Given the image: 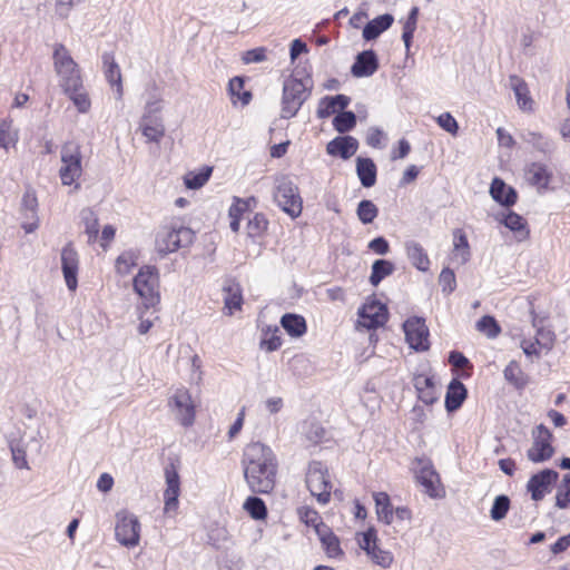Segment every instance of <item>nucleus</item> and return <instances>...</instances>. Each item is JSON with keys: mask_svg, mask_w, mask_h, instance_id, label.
<instances>
[{"mask_svg": "<svg viewBox=\"0 0 570 570\" xmlns=\"http://www.w3.org/2000/svg\"><path fill=\"white\" fill-rule=\"evenodd\" d=\"M244 476L253 492L269 493L276 483L277 462L267 445L249 443L243 455Z\"/></svg>", "mask_w": 570, "mask_h": 570, "instance_id": "obj_1", "label": "nucleus"}, {"mask_svg": "<svg viewBox=\"0 0 570 570\" xmlns=\"http://www.w3.org/2000/svg\"><path fill=\"white\" fill-rule=\"evenodd\" d=\"M194 232L180 224L161 226L156 235L155 247L158 254L166 256L189 246L194 242Z\"/></svg>", "mask_w": 570, "mask_h": 570, "instance_id": "obj_2", "label": "nucleus"}, {"mask_svg": "<svg viewBox=\"0 0 570 570\" xmlns=\"http://www.w3.org/2000/svg\"><path fill=\"white\" fill-rule=\"evenodd\" d=\"M53 66L63 90H71L82 87V79L77 62L72 59L69 50L62 43L53 47Z\"/></svg>", "mask_w": 570, "mask_h": 570, "instance_id": "obj_3", "label": "nucleus"}, {"mask_svg": "<svg viewBox=\"0 0 570 570\" xmlns=\"http://www.w3.org/2000/svg\"><path fill=\"white\" fill-rule=\"evenodd\" d=\"M61 167L59 169V177L63 186H71L75 184V189L78 190L80 185L77 180L82 175V154L81 147L77 141L70 140L61 146L60 150Z\"/></svg>", "mask_w": 570, "mask_h": 570, "instance_id": "obj_4", "label": "nucleus"}, {"mask_svg": "<svg viewBox=\"0 0 570 570\" xmlns=\"http://www.w3.org/2000/svg\"><path fill=\"white\" fill-rule=\"evenodd\" d=\"M134 289L145 307H154L160 301L159 275L156 267L145 266L134 278Z\"/></svg>", "mask_w": 570, "mask_h": 570, "instance_id": "obj_5", "label": "nucleus"}, {"mask_svg": "<svg viewBox=\"0 0 570 570\" xmlns=\"http://www.w3.org/2000/svg\"><path fill=\"white\" fill-rule=\"evenodd\" d=\"M167 406L180 425L187 428L195 422L196 405L186 387L180 386L173 390L168 396Z\"/></svg>", "mask_w": 570, "mask_h": 570, "instance_id": "obj_6", "label": "nucleus"}, {"mask_svg": "<svg viewBox=\"0 0 570 570\" xmlns=\"http://www.w3.org/2000/svg\"><path fill=\"white\" fill-rule=\"evenodd\" d=\"M274 200L292 218H296L302 214L303 200L298 187L287 177H282L277 180Z\"/></svg>", "mask_w": 570, "mask_h": 570, "instance_id": "obj_7", "label": "nucleus"}, {"mask_svg": "<svg viewBox=\"0 0 570 570\" xmlns=\"http://www.w3.org/2000/svg\"><path fill=\"white\" fill-rule=\"evenodd\" d=\"M309 80L287 79L283 87L282 117L292 118L309 96Z\"/></svg>", "mask_w": 570, "mask_h": 570, "instance_id": "obj_8", "label": "nucleus"}, {"mask_svg": "<svg viewBox=\"0 0 570 570\" xmlns=\"http://www.w3.org/2000/svg\"><path fill=\"white\" fill-rule=\"evenodd\" d=\"M306 485L313 497L326 504L331 498V483L326 468L318 461L309 463L306 473Z\"/></svg>", "mask_w": 570, "mask_h": 570, "instance_id": "obj_9", "label": "nucleus"}, {"mask_svg": "<svg viewBox=\"0 0 570 570\" xmlns=\"http://www.w3.org/2000/svg\"><path fill=\"white\" fill-rule=\"evenodd\" d=\"M115 534L120 544L136 547L140 539V523L137 517L127 511L117 513Z\"/></svg>", "mask_w": 570, "mask_h": 570, "instance_id": "obj_10", "label": "nucleus"}, {"mask_svg": "<svg viewBox=\"0 0 570 570\" xmlns=\"http://www.w3.org/2000/svg\"><path fill=\"white\" fill-rule=\"evenodd\" d=\"M533 442L528 450V459L532 462H543L549 460L554 449L552 446V433L543 424L538 425L532 432Z\"/></svg>", "mask_w": 570, "mask_h": 570, "instance_id": "obj_11", "label": "nucleus"}, {"mask_svg": "<svg viewBox=\"0 0 570 570\" xmlns=\"http://www.w3.org/2000/svg\"><path fill=\"white\" fill-rule=\"evenodd\" d=\"M405 338L415 351H426L430 347L429 328L422 317H411L403 324Z\"/></svg>", "mask_w": 570, "mask_h": 570, "instance_id": "obj_12", "label": "nucleus"}, {"mask_svg": "<svg viewBox=\"0 0 570 570\" xmlns=\"http://www.w3.org/2000/svg\"><path fill=\"white\" fill-rule=\"evenodd\" d=\"M387 321V308L384 304L372 301L362 306L358 311L357 324L367 330L382 326Z\"/></svg>", "mask_w": 570, "mask_h": 570, "instance_id": "obj_13", "label": "nucleus"}, {"mask_svg": "<svg viewBox=\"0 0 570 570\" xmlns=\"http://www.w3.org/2000/svg\"><path fill=\"white\" fill-rule=\"evenodd\" d=\"M166 490L164 492V512L168 515H174L178 509V497L180 493V481L177 471L171 468H166Z\"/></svg>", "mask_w": 570, "mask_h": 570, "instance_id": "obj_14", "label": "nucleus"}, {"mask_svg": "<svg viewBox=\"0 0 570 570\" xmlns=\"http://www.w3.org/2000/svg\"><path fill=\"white\" fill-rule=\"evenodd\" d=\"M558 472L551 469L542 470L532 475L528 481L527 489L534 501H540L546 493L550 492V487L558 480Z\"/></svg>", "mask_w": 570, "mask_h": 570, "instance_id": "obj_15", "label": "nucleus"}, {"mask_svg": "<svg viewBox=\"0 0 570 570\" xmlns=\"http://www.w3.org/2000/svg\"><path fill=\"white\" fill-rule=\"evenodd\" d=\"M79 258L78 253L71 246L66 245L61 250V267L66 285L69 291H76L78 286L77 273H78Z\"/></svg>", "mask_w": 570, "mask_h": 570, "instance_id": "obj_16", "label": "nucleus"}, {"mask_svg": "<svg viewBox=\"0 0 570 570\" xmlns=\"http://www.w3.org/2000/svg\"><path fill=\"white\" fill-rule=\"evenodd\" d=\"M419 465L416 479L424 488V492L431 498L441 497L442 489L440 488V476L432 464L429 461L420 460Z\"/></svg>", "mask_w": 570, "mask_h": 570, "instance_id": "obj_17", "label": "nucleus"}, {"mask_svg": "<svg viewBox=\"0 0 570 570\" xmlns=\"http://www.w3.org/2000/svg\"><path fill=\"white\" fill-rule=\"evenodd\" d=\"M224 292V311L227 315L240 311L243 305V291L238 282L228 278L223 285Z\"/></svg>", "mask_w": 570, "mask_h": 570, "instance_id": "obj_18", "label": "nucleus"}, {"mask_svg": "<svg viewBox=\"0 0 570 570\" xmlns=\"http://www.w3.org/2000/svg\"><path fill=\"white\" fill-rule=\"evenodd\" d=\"M379 68L377 56L373 50H365L356 56L351 68L354 77L363 78L372 76Z\"/></svg>", "mask_w": 570, "mask_h": 570, "instance_id": "obj_19", "label": "nucleus"}, {"mask_svg": "<svg viewBox=\"0 0 570 570\" xmlns=\"http://www.w3.org/2000/svg\"><path fill=\"white\" fill-rule=\"evenodd\" d=\"M358 148V141L352 136L336 137L326 146V151L331 156H340L343 159L351 158Z\"/></svg>", "mask_w": 570, "mask_h": 570, "instance_id": "obj_20", "label": "nucleus"}, {"mask_svg": "<svg viewBox=\"0 0 570 570\" xmlns=\"http://www.w3.org/2000/svg\"><path fill=\"white\" fill-rule=\"evenodd\" d=\"M102 63H104V73L107 81L111 86H116V98L121 99L124 89H122V80H121V71L120 67L115 60V57L111 52H105L102 55Z\"/></svg>", "mask_w": 570, "mask_h": 570, "instance_id": "obj_21", "label": "nucleus"}, {"mask_svg": "<svg viewBox=\"0 0 570 570\" xmlns=\"http://www.w3.org/2000/svg\"><path fill=\"white\" fill-rule=\"evenodd\" d=\"M471 256L468 237L463 229L453 230V249L451 252V262L458 265H464Z\"/></svg>", "mask_w": 570, "mask_h": 570, "instance_id": "obj_22", "label": "nucleus"}, {"mask_svg": "<svg viewBox=\"0 0 570 570\" xmlns=\"http://www.w3.org/2000/svg\"><path fill=\"white\" fill-rule=\"evenodd\" d=\"M525 178L538 189H546L552 178V171L542 163H532L525 169Z\"/></svg>", "mask_w": 570, "mask_h": 570, "instance_id": "obj_23", "label": "nucleus"}, {"mask_svg": "<svg viewBox=\"0 0 570 570\" xmlns=\"http://www.w3.org/2000/svg\"><path fill=\"white\" fill-rule=\"evenodd\" d=\"M510 88L513 90L517 104L523 111H531L533 109V99L530 96V91L527 82L517 75L509 77Z\"/></svg>", "mask_w": 570, "mask_h": 570, "instance_id": "obj_24", "label": "nucleus"}, {"mask_svg": "<svg viewBox=\"0 0 570 570\" xmlns=\"http://www.w3.org/2000/svg\"><path fill=\"white\" fill-rule=\"evenodd\" d=\"M140 129L147 141L159 142L165 136V126L159 117L144 115Z\"/></svg>", "mask_w": 570, "mask_h": 570, "instance_id": "obj_25", "label": "nucleus"}, {"mask_svg": "<svg viewBox=\"0 0 570 570\" xmlns=\"http://www.w3.org/2000/svg\"><path fill=\"white\" fill-rule=\"evenodd\" d=\"M490 195L497 203L507 207L514 205L517 202L515 190L512 187L507 186V184L500 178H494L492 180Z\"/></svg>", "mask_w": 570, "mask_h": 570, "instance_id": "obj_26", "label": "nucleus"}, {"mask_svg": "<svg viewBox=\"0 0 570 570\" xmlns=\"http://www.w3.org/2000/svg\"><path fill=\"white\" fill-rule=\"evenodd\" d=\"M406 256L414 267L421 272H428L430 268V258L422 247V245L415 240H409L405 243Z\"/></svg>", "mask_w": 570, "mask_h": 570, "instance_id": "obj_27", "label": "nucleus"}, {"mask_svg": "<svg viewBox=\"0 0 570 570\" xmlns=\"http://www.w3.org/2000/svg\"><path fill=\"white\" fill-rule=\"evenodd\" d=\"M466 394H468V391H466L465 386L463 385V383H461L456 379H453L448 386V391H446V395H445L446 411L454 412L458 409H460V406L462 405V403L464 402V400L466 397Z\"/></svg>", "mask_w": 570, "mask_h": 570, "instance_id": "obj_28", "label": "nucleus"}, {"mask_svg": "<svg viewBox=\"0 0 570 570\" xmlns=\"http://www.w3.org/2000/svg\"><path fill=\"white\" fill-rule=\"evenodd\" d=\"M394 21V18L390 13L379 16L366 23L363 29V38L367 41L376 39L382 32L387 30Z\"/></svg>", "mask_w": 570, "mask_h": 570, "instance_id": "obj_29", "label": "nucleus"}, {"mask_svg": "<svg viewBox=\"0 0 570 570\" xmlns=\"http://www.w3.org/2000/svg\"><path fill=\"white\" fill-rule=\"evenodd\" d=\"M376 166L371 158H356V174L363 187L370 188L376 183Z\"/></svg>", "mask_w": 570, "mask_h": 570, "instance_id": "obj_30", "label": "nucleus"}, {"mask_svg": "<svg viewBox=\"0 0 570 570\" xmlns=\"http://www.w3.org/2000/svg\"><path fill=\"white\" fill-rule=\"evenodd\" d=\"M530 313L532 326L537 331V337L534 340L540 343L541 348L551 351L556 338L554 333L551 330L544 327L543 318L539 317L533 308H531Z\"/></svg>", "mask_w": 570, "mask_h": 570, "instance_id": "obj_31", "label": "nucleus"}, {"mask_svg": "<svg viewBox=\"0 0 570 570\" xmlns=\"http://www.w3.org/2000/svg\"><path fill=\"white\" fill-rule=\"evenodd\" d=\"M500 222L511 232L515 233V237L519 242L525 240L529 237L530 230L527 227V222L519 214L509 212L502 216Z\"/></svg>", "mask_w": 570, "mask_h": 570, "instance_id": "obj_32", "label": "nucleus"}, {"mask_svg": "<svg viewBox=\"0 0 570 570\" xmlns=\"http://www.w3.org/2000/svg\"><path fill=\"white\" fill-rule=\"evenodd\" d=\"M414 387L423 403L430 405L436 401V391L432 377L424 374L416 375L414 377Z\"/></svg>", "mask_w": 570, "mask_h": 570, "instance_id": "obj_33", "label": "nucleus"}, {"mask_svg": "<svg viewBox=\"0 0 570 570\" xmlns=\"http://www.w3.org/2000/svg\"><path fill=\"white\" fill-rule=\"evenodd\" d=\"M351 99L345 95L327 96L321 100L317 116L320 118H327L334 114L337 109H345Z\"/></svg>", "mask_w": 570, "mask_h": 570, "instance_id": "obj_34", "label": "nucleus"}, {"mask_svg": "<svg viewBox=\"0 0 570 570\" xmlns=\"http://www.w3.org/2000/svg\"><path fill=\"white\" fill-rule=\"evenodd\" d=\"M520 138L525 142L534 147L537 150L547 154L552 151L553 144L550 138L539 131L530 129H523L520 132Z\"/></svg>", "mask_w": 570, "mask_h": 570, "instance_id": "obj_35", "label": "nucleus"}, {"mask_svg": "<svg viewBox=\"0 0 570 570\" xmlns=\"http://www.w3.org/2000/svg\"><path fill=\"white\" fill-rule=\"evenodd\" d=\"M373 499L375 501L379 520L383 521L385 524H391L394 521V510L389 494L385 492H375Z\"/></svg>", "mask_w": 570, "mask_h": 570, "instance_id": "obj_36", "label": "nucleus"}, {"mask_svg": "<svg viewBox=\"0 0 570 570\" xmlns=\"http://www.w3.org/2000/svg\"><path fill=\"white\" fill-rule=\"evenodd\" d=\"M281 324L288 335L299 337L306 332L305 318L298 314H285L281 318Z\"/></svg>", "mask_w": 570, "mask_h": 570, "instance_id": "obj_37", "label": "nucleus"}, {"mask_svg": "<svg viewBox=\"0 0 570 570\" xmlns=\"http://www.w3.org/2000/svg\"><path fill=\"white\" fill-rule=\"evenodd\" d=\"M80 218L85 226V233L88 236V243H95L99 234V222L97 215L91 208H83L80 212Z\"/></svg>", "mask_w": 570, "mask_h": 570, "instance_id": "obj_38", "label": "nucleus"}, {"mask_svg": "<svg viewBox=\"0 0 570 570\" xmlns=\"http://www.w3.org/2000/svg\"><path fill=\"white\" fill-rule=\"evenodd\" d=\"M394 272V265L386 259H377L372 265L370 283L377 286L382 279L390 276Z\"/></svg>", "mask_w": 570, "mask_h": 570, "instance_id": "obj_39", "label": "nucleus"}, {"mask_svg": "<svg viewBox=\"0 0 570 570\" xmlns=\"http://www.w3.org/2000/svg\"><path fill=\"white\" fill-rule=\"evenodd\" d=\"M213 168L205 166L198 171H189L184 177L185 186L188 189H198L203 187L209 179Z\"/></svg>", "mask_w": 570, "mask_h": 570, "instance_id": "obj_40", "label": "nucleus"}, {"mask_svg": "<svg viewBox=\"0 0 570 570\" xmlns=\"http://www.w3.org/2000/svg\"><path fill=\"white\" fill-rule=\"evenodd\" d=\"M504 379L517 389H522L527 384V379L520 365L515 361H511L503 371Z\"/></svg>", "mask_w": 570, "mask_h": 570, "instance_id": "obj_41", "label": "nucleus"}, {"mask_svg": "<svg viewBox=\"0 0 570 570\" xmlns=\"http://www.w3.org/2000/svg\"><path fill=\"white\" fill-rule=\"evenodd\" d=\"M18 140V132L12 128V119L3 118L0 120V147L8 149Z\"/></svg>", "mask_w": 570, "mask_h": 570, "instance_id": "obj_42", "label": "nucleus"}, {"mask_svg": "<svg viewBox=\"0 0 570 570\" xmlns=\"http://www.w3.org/2000/svg\"><path fill=\"white\" fill-rule=\"evenodd\" d=\"M244 509L255 520H264L267 517V508L264 501L257 497H249L244 502Z\"/></svg>", "mask_w": 570, "mask_h": 570, "instance_id": "obj_43", "label": "nucleus"}, {"mask_svg": "<svg viewBox=\"0 0 570 570\" xmlns=\"http://www.w3.org/2000/svg\"><path fill=\"white\" fill-rule=\"evenodd\" d=\"M356 215L363 224H371L379 215V209L372 200H361L357 205Z\"/></svg>", "mask_w": 570, "mask_h": 570, "instance_id": "obj_44", "label": "nucleus"}, {"mask_svg": "<svg viewBox=\"0 0 570 570\" xmlns=\"http://www.w3.org/2000/svg\"><path fill=\"white\" fill-rule=\"evenodd\" d=\"M356 125V116L353 111H342L333 119L334 128L341 132H347Z\"/></svg>", "mask_w": 570, "mask_h": 570, "instance_id": "obj_45", "label": "nucleus"}, {"mask_svg": "<svg viewBox=\"0 0 570 570\" xmlns=\"http://www.w3.org/2000/svg\"><path fill=\"white\" fill-rule=\"evenodd\" d=\"M81 89H82V87L71 89V90H63V91L72 100V102L75 104L78 111L85 114V112L89 111L91 102H90L88 95L85 91H82Z\"/></svg>", "mask_w": 570, "mask_h": 570, "instance_id": "obj_46", "label": "nucleus"}, {"mask_svg": "<svg viewBox=\"0 0 570 570\" xmlns=\"http://www.w3.org/2000/svg\"><path fill=\"white\" fill-rule=\"evenodd\" d=\"M476 330L485 334L489 338L497 337L501 332L499 324L497 323L494 317L490 315L482 316L476 322Z\"/></svg>", "mask_w": 570, "mask_h": 570, "instance_id": "obj_47", "label": "nucleus"}, {"mask_svg": "<svg viewBox=\"0 0 570 570\" xmlns=\"http://www.w3.org/2000/svg\"><path fill=\"white\" fill-rule=\"evenodd\" d=\"M510 508L509 497L501 494L494 499L493 505L490 510V517L494 521H500L505 518Z\"/></svg>", "mask_w": 570, "mask_h": 570, "instance_id": "obj_48", "label": "nucleus"}, {"mask_svg": "<svg viewBox=\"0 0 570 570\" xmlns=\"http://www.w3.org/2000/svg\"><path fill=\"white\" fill-rule=\"evenodd\" d=\"M244 80L240 77H234L229 80L228 90L232 97H237L243 105H247L252 99V94L245 91Z\"/></svg>", "mask_w": 570, "mask_h": 570, "instance_id": "obj_49", "label": "nucleus"}, {"mask_svg": "<svg viewBox=\"0 0 570 570\" xmlns=\"http://www.w3.org/2000/svg\"><path fill=\"white\" fill-rule=\"evenodd\" d=\"M10 450L12 453V460L18 469H29L28 461L26 458L27 451L26 445L22 442H11Z\"/></svg>", "mask_w": 570, "mask_h": 570, "instance_id": "obj_50", "label": "nucleus"}, {"mask_svg": "<svg viewBox=\"0 0 570 570\" xmlns=\"http://www.w3.org/2000/svg\"><path fill=\"white\" fill-rule=\"evenodd\" d=\"M368 557L382 568H390L393 562V554L387 550H382L379 546L372 548Z\"/></svg>", "mask_w": 570, "mask_h": 570, "instance_id": "obj_51", "label": "nucleus"}, {"mask_svg": "<svg viewBox=\"0 0 570 570\" xmlns=\"http://www.w3.org/2000/svg\"><path fill=\"white\" fill-rule=\"evenodd\" d=\"M439 284L441 285L443 293L451 294L456 287L454 272L449 267H444L440 273Z\"/></svg>", "mask_w": 570, "mask_h": 570, "instance_id": "obj_52", "label": "nucleus"}, {"mask_svg": "<svg viewBox=\"0 0 570 570\" xmlns=\"http://www.w3.org/2000/svg\"><path fill=\"white\" fill-rule=\"evenodd\" d=\"M297 514L302 522L314 529L322 522L318 512L309 507H301L297 510Z\"/></svg>", "mask_w": 570, "mask_h": 570, "instance_id": "obj_53", "label": "nucleus"}, {"mask_svg": "<svg viewBox=\"0 0 570 570\" xmlns=\"http://www.w3.org/2000/svg\"><path fill=\"white\" fill-rule=\"evenodd\" d=\"M268 222L263 214H255L247 224V233L250 237L261 235L267 228Z\"/></svg>", "mask_w": 570, "mask_h": 570, "instance_id": "obj_54", "label": "nucleus"}, {"mask_svg": "<svg viewBox=\"0 0 570 570\" xmlns=\"http://www.w3.org/2000/svg\"><path fill=\"white\" fill-rule=\"evenodd\" d=\"M438 125L445 131L451 135H456L459 130V125L454 117L450 112L441 114L436 118Z\"/></svg>", "mask_w": 570, "mask_h": 570, "instance_id": "obj_55", "label": "nucleus"}, {"mask_svg": "<svg viewBox=\"0 0 570 570\" xmlns=\"http://www.w3.org/2000/svg\"><path fill=\"white\" fill-rule=\"evenodd\" d=\"M384 140H385V135L384 132L376 128V127H371L368 130H367V134H366V144L373 148H383L385 146L384 144Z\"/></svg>", "mask_w": 570, "mask_h": 570, "instance_id": "obj_56", "label": "nucleus"}, {"mask_svg": "<svg viewBox=\"0 0 570 570\" xmlns=\"http://www.w3.org/2000/svg\"><path fill=\"white\" fill-rule=\"evenodd\" d=\"M266 59V49L264 47L254 48L243 53L244 63L262 62Z\"/></svg>", "mask_w": 570, "mask_h": 570, "instance_id": "obj_57", "label": "nucleus"}, {"mask_svg": "<svg viewBox=\"0 0 570 570\" xmlns=\"http://www.w3.org/2000/svg\"><path fill=\"white\" fill-rule=\"evenodd\" d=\"M322 546L331 558H336L343 553L338 538L335 534L327 537L326 540L322 541Z\"/></svg>", "mask_w": 570, "mask_h": 570, "instance_id": "obj_58", "label": "nucleus"}, {"mask_svg": "<svg viewBox=\"0 0 570 570\" xmlns=\"http://www.w3.org/2000/svg\"><path fill=\"white\" fill-rule=\"evenodd\" d=\"M520 347L522 348L523 353L528 357H531V356L539 357L540 356V351L542 350L540 347V343L537 340L531 341V340H528V338H523L520 342Z\"/></svg>", "mask_w": 570, "mask_h": 570, "instance_id": "obj_59", "label": "nucleus"}, {"mask_svg": "<svg viewBox=\"0 0 570 570\" xmlns=\"http://www.w3.org/2000/svg\"><path fill=\"white\" fill-rule=\"evenodd\" d=\"M416 23L417 22H415V21L406 19L403 24L402 40H403L404 46L407 51L410 50L412 39H413L414 32L416 30Z\"/></svg>", "mask_w": 570, "mask_h": 570, "instance_id": "obj_60", "label": "nucleus"}, {"mask_svg": "<svg viewBox=\"0 0 570 570\" xmlns=\"http://www.w3.org/2000/svg\"><path fill=\"white\" fill-rule=\"evenodd\" d=\"M368 248L379 255L387 254L390 246L384 237H376L368 243Z\"/></svg>", "mask_w": 570, "mask_h": 570, "instance_id": "obj_61", "label": "nucleus"}, {"mask_svg": "<svg viewBox=\"0 0 570 570\" xmlns=\"http://www.w3.org/2000/svg\"><path fill=\"white\" fill-rule=\"evenodd\" d=\"M278 330L276 328L275 332L271 335V337L265 338L261 342L262 348H265L267 352L276 351L282 345L281 336L277 335Z\"/></svg>", "mask_w": 570, "mask_h": 570, "instance_id": "obj_62", "label": "nucleus"}, {"mask_svg": "<svg viewBox=\"0 0 570 570\" xmlns=\"http://www.w3.org/2000/svg\"><path fill=\"white\" fill-rule=\"evenodd\" d=\"M249 200H243L237 198L235 203L229 208V217L230 218H239L243 213L247 210Z\"/></svg>", "mask_w": 570, "mask_h": 570, "instance_id": "obj_63", "label": "nucleus"}, {"mask_svg": "<svg viewBox=\"0 0 570 570\" xmlns=\"http://www.w3.org/2000/svg\"><path fill=\"white\" fill-rule=\"evenodd\" d=\"M570 547V533L563 537H560L552 546L551 552L553 554H559L566 551Z\"/></svg>", "mask_w": 570, "mask_h": 570, "instance_id": "obj_64", "label": "nucleus"}]
</instances>
